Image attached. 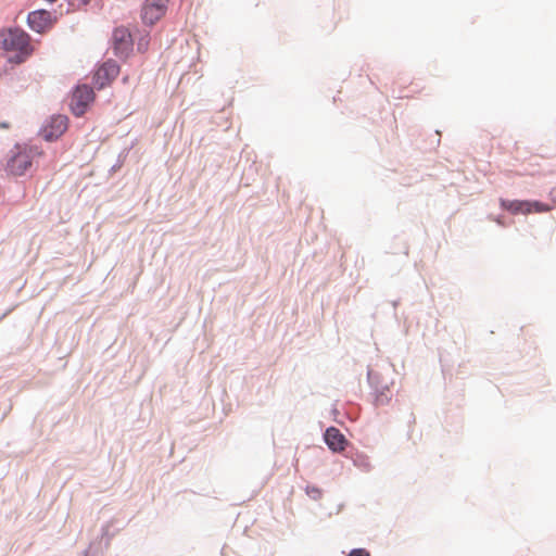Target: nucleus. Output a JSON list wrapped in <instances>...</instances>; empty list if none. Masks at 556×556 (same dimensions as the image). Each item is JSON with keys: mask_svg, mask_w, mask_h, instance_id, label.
Instances as JSON below:
<instances>
[{"mask_svg": "<svg viewBox=\"0 0 556 556\" xmlns=\"http://www.w3.org/2000/svg\"><path fill=\"white\" fill-rule=\"evenodd\" d=\"M0 49L8 61L15 64L23 63L33 53L28 34L18 28L0 31Z\"/></svg>", "mask_w": 556, "mask_h": 556, "instance_id": "f257e3e1", "label": "nucleus"}, {"mask_svg": "<svg viewBox=\"0 0 556 556\" xmlns=\"http://www.w3.org/2000/svg\"><path fill=\"white\" fill-rule=\"evenodd\" d=\"M41 155L37 147H17L7 162V172L13 176L24 175L33 165L36 157Z\"/></svg>", "mask_w": 556, "mask_h": 556, "instance_id": "f03ea898", "label": "nucleus"}, {"mask_svg": "<svg viewBox=\"0 0 556 556\" xmlns=\"http://www.w3.org/2000/svg\"><path fill=\"white\" fill-rule=\"evenodd\" d=\"M68 128V117L66 115L58 114L49 117L40 129V135L46 141H55Z\"/></svg>", "mask_w": 556, "mask_h": 556, "instance_id": "7ed1b4c3", "label": "nucleus"}, {"mask_svg": "<svg viewBox=\"0 0 556 556\" xmlns=\"http://www.w3.org/2000/svg\"><path fill=\"white\" fill-rule=\"evenodd\" d=\"M169 0H144L141 7V20L146 25H154L164 17Z\"/></svg>", "mask_w": 556, "mask_h": 556, "instance_id": "20e7f679", "label": "nucleus"}, {"mask_svg": "<svg viewBox=\"0 0 556 556\" xmlns=\"http://www.w3.org/2000/svg\"><path fill=\"white\" fill-rule=\"evenodd\" d=\"M501 206L513 214H531L548 212L551 207L539 201L501 200Z\"/></svg>", "mask_w": 556, "mask_h": 556, "instance_id": "39448f33", "label": "nucleus"}, {"mask_svg": "<svg viewBox=\"0 0 556 556\" xmlns=\"http://www.w3.org/2000/svg\"><path fill=\"white\" fill-rule=\"evenodd\" d=\"M94 92L87 85L78 86L73 92L71 100V110L75 116H81L87 111L88 105L93 102Z\"/></svg>", "mask_w": 556, "mask_h": 556, "instance_id": "423d86ee", "label": "nucleus"}, {"mask_svg": "<svg viewBox=\"0 0 556 556\" xmlns=\"http://www.w3.org/2000/svg\"><path fill=\"white\" fill-rule=\"evenodd\" d=\"M118 64L113 60H108L96 71L93 83L98 89H102L109 86L118 76Z\"/></svg>", "mask_w": 556, "mask_h": 556, "instance_id": "0eeeda50", "label": "nucleus"}, {"mask_svg": "<svg viewBox=\"0 0 556 556\" xmlns=\"http://www.w3.org/2000/svg\"><path fill=\"white\" fill-rule=\"evenodd\" d=\"M114 49L118 55H126L132 47L130 31L125 27H117L113 31Z\"/></svg>", "mask_w": 556, "mask_h": 556, "instance_id": "6e6552de", "label": "nucleus"}, {"mask_svg": "<svg viewBox=\"0 0 556 556\" xmlns=\"http://www.w3.org/2000/svg\"><path fill=\"white\" fill-rule=\"evenodd\" d=\"M324 439L332 452H343L349 447L348 439L338 428H328L324 434Z\"/></svg>", "mask_w": 556, "mask_h": 556, "instance_id": "1a4fd4ad", "label": "nucleus"}, {"mask_svg": "<svg viewBox=\"0 0 556 556\" xmlns=\"http://www.w3.org/2000/svg\"><path fill=\"white\" fill-rule=\"evenodd\" d=\"M27 21L29 27L37 33H43L46 29L51 27L52 24L51 13L46 10H38L29 13Z\"/></svg>", "mask_w": 556, "mask_h": 556, "instance_id": "9d476101", "label": "nucleus"}, {"mask_svg": "<svg viewBox=\"0 0 556 556\" xmlns=\"http://www.w3.org/2000/svg\"><path fill=\"white\" fill-rule=\"evenodd\" d=\"M14 111L8 104L0 105V129L9 130L12 127V122L14 119Z\"/></svg>", "mask_w": 556, "mask_h": 556, "instance_id": "9b49d317", "label": "nucleus"}, {"mask_svg": "<svg viewBox=\"0 0 556 556\" xmlns=\"http://www.w3.org/2000/svg\"><path fill=\"white\" fill-rule=\"evenodd\" d=\"M349 556H370V554L365 548H355L350 552Z\"/></svg>", "mask_w": 556, "mask_h": 556, "instance_id": "f8f14e48", "label": "nucleus"}, {"mask_svg": "<svg viewBox=\"0 0 556 556\" xmlns=\"http://www.w3.org/2000/svg\"><path fill=\"white\" fill-rule=\"evenodd\" d=\"M307 494L313 497L314 500H317L320 497V491L316 488H307Z\"/></svg>", "mask_w": 556, "mask_h": 556, "instance_id": "ddd939ff", "label": "nucleus"}, {"mask_svg": "<svg viewBox=\"0 0 556 556\" xmlns=\"http://www.w3.org/2000/svg\"><path fill=\"white\" fill-rule=\"evenodd\" d=\"M148 45H149V40L147 38H142L139 42H138V50L141 51V52H144L147 51L148 49Z\"/></svg>", "mask_w": 556, "mask_h": 556, "instance_id": "4468645a", "label": "nucleus"}]
</instances>
